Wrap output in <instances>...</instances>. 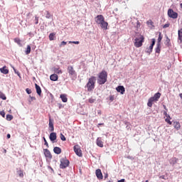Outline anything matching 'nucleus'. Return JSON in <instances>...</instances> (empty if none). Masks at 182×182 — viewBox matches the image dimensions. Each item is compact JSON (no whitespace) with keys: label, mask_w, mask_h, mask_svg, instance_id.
Returning <instances> with one entry per match:
<instances>
[{"label":"nucleus","mask_w":182,"mask_h":182,"mask_svg":"<svg viewBox=\"0 0 182 182\" xmlns=\"http://www.w3.org/2000/svg\"><path fill=\"white\" fill-rule=\"evenodd\" d=\"M107 82V72L105 70H102V72H100L98 74V79H97V83L98 85H105Z\"/></svg>","instance_id":"obj_1"},{"label":"nucleus","mask_w":182,"mask_h":182,"mask_svg":"<svg viewBox=\"0 0 182 182\" xmlns=\"http://www.w3.org/2000/svg\"><path fill=\"white\" fill-rule=\"evenodd\" d=\"M95 84H96V77L92 76L90 78H89L88 82L85 85V87H87V92H93Z\"/></svg>","instance_id":"obj_2"},{"label":"nucleus","mask_w":182,"mask_h":182,"mask_svg":"<svg viewBox=\"0 0 182 182\" xmlns=\"http://www.w3.org/2000/svg\"><path fill=\"white\" fill-rule=\"evenodd\" d=\"M67 72L68 73L70 77H72V79H76L77 73H76V70H75V69L73 68V66L68 65L67 68Z\"/></svg>","instance_id":"obj_3"},{"label":"nucleus","mask_w":182,"mask_h":182,"mask_svg":"<svg viewBox=\"0 0 182 182\" xmlns=\"http://www.w3.org/2000/svg\"><path fill=\"white\" fill-rule=\"evenodd\" d=\"M69 164H70V161L66 157L62 158L60 159V168L65 169L66 167H69Z\"/></svg>","instance_id":"obj_4"},{"label":"nucleus","mask_w":182,"mask_h":182,"mask_svg":"<svg viewBox=\"0 0 182 182\" xmlns=\"http://www.w3.org/2000/svg\"><path fill=\"white\" fill-rule=\"evenodd\" d=\"M134 41V45L136 48H141V46H143V42H144V37L143 36H140L139 38H135Z\"/></svg>","instance_id":"obj_5"},{"label":"nucleus","mask_w":182,"mask_h":182,"mask_svg":"<svg viewBox=\"0 0 182 182\" xmlns=\"http://www.w3.org/2000/svg\"><path fill=\"white\" fill-rule=\"evenodd\" d=\"M168 16L172 19H177V18H178V14L174 11L173 9H169L168 10Z\"/></svg>","instance_id":"obj_6"},{"label":"nucleus","mask_w":182,"mask_h":182,"mask_svg":"<svg viewBox=\"0 0 182 182\" xmlns=\"http://www.w3.org/2000/svg\"><path fill=\"white\" fill-rule=\"evenodd\" d=\"M73 150L75 154L78 156V157H82V156H83V154H82V149H80L79 145H75L73 147Z\"/></svg>","instance_id":"obj_7"},{"label":"nucleus","mask_w":182,"mask_h":182,"mask_svg":"<svg viewBox=\"0 0 182 182\" xmlns=\"http://www.w3.org/2000/svg\"><path fill=\"white\" fill-rule=\"evenodd\" d=\"M95 21L96 23H97V25H100L102 23V22H103L105 21V16H103V15H102V14L97 15L95 18Z\"/></svg>","instance_id":"obj_8"},{"label":"nucleus","mask_w":182,"mask_h":182,"mask_svg":"<svg viewBox=\"0 0 182 182\" xmlns=\"http://www.w3.org/2000/svg\"><path fill=\"white\" fill-rule=\"evenodd\" d=\"M53 119H52V118H50V117H49L48 119V129L50 130V132H55V127L53 125Z\"/></svg>","instance_id":"obj_9"},{"label":"nucleus","mask_w":182,"mask_h":182,"mask_svg":"<svg viewBox=\"0 0 182 182\" xmlns=\"http://www.w3.org/2000/svg\"><path fill=\"white\" fill-rule=\"evenodd\" d=\"M49 139L52 143H55L56 141V139H58V136L56 135V132H51L49 136Z\"/></svg>","instance_id":"obj_10"},{"label":"nucleus","mask_w":182,"mask_h":182,"mask_svg":"<svg viewBox=\"0 0 182 182\" xmlns=\"http://www.w3.org/2000/svg\"><path fill=\"white\" fill-rule=\"evenodd\" d=\"M117 92L118 93H120L121 95H124V92H126V89L124 88V86L123 85H119L116 87Z\"/></svg>","instance_id":"obj_11"},{"label":"nucleus","mask_w":182,"mask_h":182,"mask_svg":"<svg viewBox=\"0 0 182 182\" xmlns=\"http://www.w3.org/2000/svg\"><path fill=\"white\" fill-rule=\"evenodd\" d=\"M95 174L97 176V178H98V180H103V173H102V170L100 169H97L95 171Z\"/></svg>","instance_id":"obj_12"},{"label":"nucleus","mask_w":182,"mask_h":182,"mask_svg":"<svg viewBox=\"0 0 182 182\" xmlns=\"http://www.w3.org/2000/svg\"><path fill=\"white\" fill-rule=\"evenodd\" d=\"M43 151L46 159H49V160H52V154H50V151H49V149H43Z\"/></svg>","instance_id":"obj_13"},{"label":"nucleus","mask_w":182,"mask_h":182,"mask_svg":"<svg viewBox=\"0 0 182 182\" xmlns=\"http://www.w3.org/2000/svg\"><path fill=\"white\" fill-rule=\"evenodd\" d=\"M99 25L102 29H104V31H107V26H109V23H107V21L104 20V21Z\"/></svg>","instance_id":"obj_14"},{"label":"nucleus","mask_w":182,"mask_h":182,"mask_svg":"<svg viewBox=\"0 0 182 182\" xmlns=\"http://www.w3.org/2000/svg\"><path fill=\"white\" fill-rule=\"evenodd\" d=\"M172 124L174 129H176V130H180V129H181V125L180 124L179 122L175 121L173 122Z\"/></svg>","instance_id":"obj_15"},{"label":"nucleus","mask_w":182,"mask_h":182,"mask_svg":"<svg viewBox=\"0 0 182 182\" xmlns=\"http://www.w3.org/2000/svg\"><path fill=\"white\" fill-rule=\"evenodd\" d=\"M35 87L37 95H38V96H41L42 95V89L41 88V86L36 83Z\"/></svg>","instance_id":"obj_16"},{"label":"nucleus","mask_w":182,"mask_h":182,"mask_svg":"<svg viewBox=\"0 0 182 182\" xmlns=\"http://www.w3.org/2000/svg\"><path fill=\"white\" fill-rule=\"evenodd\" d=\"M177 161H178V159L176 157H172L171 159H169V164L171 166H174L175 164H177Z\"/></svg>","instance_id":"obj_17"},{"label":"nucleus","mask_w":182,"mask_h":182,"mask_svg":"<svg viewBox=\"0 0 182 182\" xmlns=\"http://www.w3.org/2000/svg\"><path fill=\"white\" fill-rule=\"evenodd\" d=\"M59 79V76L57 75V74H52L50 76V80H52V82H58V80Z\"/></svg>","instance_id":"obj_18"},{"label":"nucleus","mask_w":182,"mask_h":182,"mask_svg":"<svg viewBox=\"0 0 182 182\" xmlns=\"http://www.w3.org/2000/svg\"><path fill=\"white\" fill-rule=\"evenodd\" d=\"M0 72L3 73V75H8V73H9V70L4 65L3 68H0Z\"/></svg>","instance_id":"obj_19"},{"label":"nucleus","mask_w":182,"mask_h":182,"mask_svg":"<svg viewBox=\"0 0 182 182\" xmlns=\"http://www.w3.org/2000/svg\"><path fill=\"white\" fill-rule=\"evenodd\" d=\"M161 96V94L160 92H156L154 94L153 97H151L154 102H157V100H159Z\"/></svg>","instance_id":"obj_20"},{"label":"nucleus","mask_w":182,"mask_h":182,"mask_svg":"<svg viewBox=\"0 0 182 182\" xmlns=\"http://www.w3.org/2000/svg\"><path fill=\"white\" fill-rule=\"evenodd\" d=\"M53 151L55 154H60V153H62V149L59 146H55L53 148Z\"/></svg>","instance_id":"obj_21"},{"label":"nucleus","mask_w":182,"mask_h":182,"mask_svg":"<svg viewBox=\"0 0 182 182\" xmlns=\"http://www.w3.org/2000/svg\"><path fill=\"white\" fill-rule=\"evenodd\" d=\"M60 98L61 99L62 102L63 103H67L68 102V97H66V95L65 94H61L60 95Z\"/></svg>","instance_id":"obj_22"},{"label":"nucleus","mask_w":182,"mask_h":182,"mask_svg":"<svg viewBox=\"0 0 182 182\" xmlns=\"http://www.w3.org/2000/svg\"><path fill=\"white\" fill-rule=\"evenodd\" d=\"M156 53H160L161 52V43H156V48H155Z\"/></svg>","instance_id":"obj_23"},{"label":"nucleus","mask_w":182,"mask_h":182,"mask_svg":"<svg viewBox=\"0 0 182 182\" xmlns=\"http://www.w3.org/2000/svg\"><path fill=\"white\" fill-rule=\"evenodd\" d=\"M97 146H98V147H103V141H102V138L99 137L97 139Z\"/></svg>","instance_id":"obj_24"},{"label":"nucleus","mask_w":182,"mask_h":182,"mask_svg":"<svg viewBox=\"0 0 182 182\" xmlns=\"http://www.w3.org/2000/svg\"><path fill=\"white\" fill-rule=\"evenodd\" d=\"M182 28L178 31V39L180 41V43H182Z\"/></svg>","instance_id":"obj_25"},{"label":"nucleus","mask_w":182,"mask_h":182,"mask_svg":"<svg viewBox=\"0 0 182 182\" xmlns=\"http://www.w3.org/2000/svg\"><path fill=\"white\" fill-rule=\"evenodd\" d=\"M55 36H56V33H50L49 34V36H48L49 40L50 41H55Z\"/></svg>","instance_id":"obj_26"},{"label":"nucleus","mask_w":182,"mask_h":182,"mask_svg":"<svg viewBox=\"0 0 182 182\" xmlns=\"http://www.w3.org/2000/svg\"><path fill=\"white\" fill-rule=\"evenodd\" d=\"M153 102H154V101L153 100V99L151 97H150L147 102L148 107H151L153 106Z\"/></svg>","instance_id":"obj_27"},{"label":"nucleus","mask_w":182,"mask_h":182,"mask_svg":"<svg viewBox=\"0 0 182 182\" xmlns=\"http://www.w3.org/2000/svg\"><path fill=\"white\" fill-rule=\"evenodd\" d=\"M153 48H154L153 46H150L149 48L146 50V53L150 55L151 52H153Z\"/></svg>","instance_id":"obj_28"},{"label":"nucleus","mask_w":182,"mask_h":182,"mask_svg":"<svg viewBox=\"0 0 182 182\" xmlns=\"http://www.w3.org/2000/svg\"><path fill=\"white\" fill-rule=\"evenodd\" d=\"M54 72L57 73V75H62V70H60L59 68H54Z\"/></svg>","instance_id":"obj_29"},{"label":"nucleus","mask_w":182,"mask_h":182,"mask_svg":"<svg viewBox=\"0 0 182 182\" xmlns=\"http://www.w3.org/2000/svg\"><path fill=\"white\" fill-rule=\"evenodd\" d=\"M14 42L18 45V46H22V43H21V39L18 38H14Z\"/></svg>","instance_id":"obj_30"},{"label":"nucleus","mask_w":182,"mask_h":182,"mask_svg":"<svg viewBox=\"0 0 182 182\" xmlns=\"http://www.w3.org/2000/svg\"><path fill=\"white\" fill-rule=\"evenodd\" d=\"M26 55H29L31 53V46L28 45L25 51Z\"/></svg>","instance_id":"obj_31"},{"label":"nucleus","mask_w":182,"mask_h":182,"mask_svg":"<svg viewBox=\"0 0 182 182\" xmlns=\"http://www.w3.org/2000/svg\"><path fill=\"white\" fill-rule=\"evenodd\" d=\"M170 42H171L170 38H168V36H166V40L165 42L166 46H170V45H171Z\"/></svg>","instance_id":"obj_32"},{"label":"nucleus","mask_w":182,"mask_h":182,"mask_svg":"<svg viewBox=\"0 0 182 182\" xmlns=\"http://www.w3.org/2000/svg\"><path fill=\"white\" fill-rule=\"evenodd\" d=\"M162 39H163V36H161V33H159L157 43H161Z\"/></svg>","instance_id":"obj_33"},{"label":"nucleus","mask_w":182,"mask_h":182,"mask_svg":"<svg viewBox=\"0 0 182 182\" xmlns=\"http://www.w3.org/2000/svg\"><path fill=\"white\" fill-rule=\"evenodd\" d=\"M11 68L14 70V73L21 77V73H19V71L16 70L15 67L12 66Z\"/></svg>","instance_id":"obj_34"},{"label":"nucleus","mask_w":182,"mask_h":182,"mask_svg":"<svg viewBox=\"0 0 182 182\" xmlns=\"http://www.w3.org/2000/svg\"><path fill=\"white\" fill-rule=\"evenodd\" d=\"M12 119H14V116H12V114H8L6 115V120H8V122H11V120H12Z\"/></svg>","instance_id":"obj_35"},{"label":"nucleus","mask_w":182,"mask_h":182,"mask_svg":"<svg viewBox=\"0 0 182 182\" xmlns=\"http://www.w3.org/2000/svg\"><path fill=\"white\" fill-rule=\"evenodd\" d=\"M0 99H2V100H6V96L4 92H0Z\"/></svg>","instance_id":"obj_36"},{"label":"nucleus","mask_w":182,"mask_h":182,"mask_svg":"<svg viewBox=\"0 0 182 182\" xmlns=\"http://www.w3.org/2000/svg\"><path fill=\"white\" fill-rule=\"evenodd\" d=\"M46 18L47 19H50L52 18V14L49 11H46Z\"/></svg>","instance_id":"obj_37"},{"label":"nucleus","mask_w":182,"mask_h":182,"mask_svg":"<svg viewBox=\"0 0 182 182\" xmlns=\"http://www.w3.org/2000/svg\"><path fill=\"white\" fill-rule=\"evenodd\" d=\"M60 140H62V141H66V137H65V135H63V134H60Z\"/></svg>","instance_id":"obj_38"},{"label":"nucleus","mask_w":182,"mask_h":182,"mask_svg":"<svg viewBox=\"0 0 182 182\" xmlns=\"http://www.w3.org/2000/svg\"><path fill=\"white\" fill-rule=\"evenodd\" d=\"M170 120H171V119H170V118H166V119H165V122H166V123H168V124L171 125V124H173V122H171V121H170Z\"/></svg>","instance_id":"obj_39"},{"label":"nucleus","mask_w":182,"mask_h":182,"mask_svg":"<svg viewBox=\"0 0 182 182\" xmlns=\"http://www.w3.org/2000/svg\"><path fill=\"white\" fill-rule=\"evenodd\" d=\"M88 102H89V103H91V104L95 103L96 102V100H95V98L91 97V98H89Z\"/></svg>","instance_id":"obj_40"},{"label":"nucleus","mask_w":182,"mask_h":182,"mask_svg":"<svg viewBox=\"0 0 182 182\" xmlns=\"http://www.w3.org/2000/svg\"><path fill=\"white\" fill-rule=\"evenodd\" d=\"M43 139L44 140V145L46 146V147L49 148V144H48V141H46V138L43 136Z\"/></svg>","instance_id":"obj_41"},{"label":"nucleus","mask_w":182,"mask_h":182,"mask_svg":"<svg viewBox=\"0 0 182 182\" xmlns=\"http://www.w3.org/2000/svg\"><path fill=\"white\" fill-rule=\"evenodd\" d=\"M33 100H36V97H31V96L30 95V100H28L29 103H32V102H33Z\"/></svg>","instance_id":"obj_42"},{"label":"nucleus","mask_w":182,"mask_h":182,"mask_svg":"<svg viewBox=\"0 0 182 182\" xmlns=\"http://www.w3.org/2000/svg\"><path fill=\"white\" fill-rule=\"evenodd\" d=\"M154 23L151 20H149L148 21H146V24L150 25L151 26H153Z\"/></svg>","instance_id":"obj_43"},{"label":"nucleus","mask_w":182,"mask_h":182,"mask_svg":"<svg viewBox=\"0 0 182 182\" xmlns=\"http://www.w3.org/2000/svg\"><path fill=\"white\" fill-rule=\"evenodd\" d=\"M156 45V39L155 38H152L151 39V46H154Z\"/></svg>","instance_id":"obj_44"},{"label":"nucleus","mask_w":182,"mask_h":182,"mask_svg":"<svg viewBox=\"0 0 182 182\" xmlns=\"http://www.w3.org/2000/svg\"><path fill=\"white\" fill-rule=\"evenodd\" d=\"M26 92L27 95H31V93H32V90L29 88H26Z\"/></svg>","instance_id":"obj_45"},{"label":"nucleus","mask_w":182,"mask_h":182,"mask_svg":"<svg viewBox=\"0 0 182 182\" xmlns=\"http://www.w3.org/2000/svg\"><path fill=\"white\" fill-rule=\"evenodd\" d=\"M38 23H39V17L36 16L35 17V24L38 25Z\"/></svg>","instance_id":"obj_46"},{"label":"nucleus","mask_w":182,"mask_h":182,"mask_svg":"<svg viewBox=\"0 0 182 182\" xmlns=\"http://www.w3.org/2000/svg\"><path fill=\"white\" fill-rule=\"evenodd\" d=\"M69 43H74L75 45H79V41H69Z\"/></svg>","instance_id":"obj_47"},{"label":"nucleus","mask_w":182,"mask_h":182,"mask_svg":"<svg viewBox=\"0 0 182 182\" xmlns=\"http://www.w3.org/2000/svg\"><path fill=\"white\" fill-rule=\"evenodd\" d=\"M18 176L19 177H23V171H19Z\"/></svg>","instance_id":"obj_48"},{"label":"nucleus","mask_w":182,"mask_h":182,"mask_svg":"<svg viewBox=\"0 0 182 182\" xmlns=\"http://www.w3.org/2000/svg\"><path fill=\"white\" fill-rule=\"evenodd\" d=\"M109 100H110V102H113V100H114V95H110Z\"/></svg>","instance_id":"obj_49"},{"label":"nucleus","mask_w":182,"mask_h":182,"mask_svg":"<svg viewBox=\"0 0 182 182\" xmlns=\"http://www.w3.org/2000/svg\"><path fill=\"white\" fill-rule=\"evenodd\" d=\"M170 26V23H166L165 25L163 26L164 29H166V28H168Z\"/></svg>","instance_id":"obj_50"},{"label":"nucleus","mask_w":182,"mask_h":182,"mask_svg":"<svg viewBox=\"0 0 182 182\" xmlns=\"http://www.w3.org/2000/svg\"><path fill=\"white\" fill-rule=\"evenodd\" d=\"M67 42L66 41H62L60 46H65V45H67Z\"/></svg>","instance_id":"obj_51"},{"label":"nucleus","mask_w":182,"mask_h":182,"mask_svg":"<svg viewBox=\"0 0 182 182\" xmlns=\"http://www.w3.org/2000/svg\"><path fill=\"white\" fill-rule=\"evenodd\" d=\"M0 114L2 117H5V112L4 111H0Z\"/></svg>","instance_id":"obj_52"},{"label":"nucleus","mask_w":182,"mask_h":182,"mask_svg":"<svg viewBox=\"0 0 182 182\" xmlns=\"http://www.w3.org/2000/svg\"><path fill=\"white\" fill-rule=\"evenodd\" d=\"M159 178H162V180H167V178H166V176L165 175L160 176Z\"/></svg>","instance_id":"obj_53"},{"label":"nucleus","mask_w":182,"mask_h":182,"mask_svg":"<svg viewBox=\"0 0 182 182\" xmlns=\"http://www.w3.org/2000/svg\"><path fill=\"white\" fill-rule=\"evenodd\" d=\"M28 35L30 36V38H33V36H35L32 32L28 33Z\"/></svg>","instance_id":"obj_54"},{"label":"nucleus","mask_w":182,"mask_h":182,"mask_svg":"<svg viewBox=\"0 0 182 182\" xmlns=\"http://www.w3.org/2000/svg\"><path fill=\"white\" fill-rule=\"evenodd\" d=\"M58 108H59V109H62V108L64 107L63 105H62V104H60V103H58Z\"/></svg>","instance_id":"obj_55"},{"label":"nucleus","mask_w":182,"mask_h":182,"mask_svg":"<svg viewBox=\"0 0 182 182\" xmlns=\"http://www.w3.org/2000/svg\"><path fill=\"white\" fill-rule=\"evenodd\" d=\"M163 107L165 111L168 112V109H167V107L166 105H163Z\"/></svg>","instance_id":"obj_56"},{"label":"nucleus","mask_w":182,"mask_h":182,"mask_svg":"<svg viewBox=\"0 0 182 182\" xmlns=\"http://www.w3.org/2000/svg\"><path fill=\"white\" fill-rule=\"evenodd\" d=\"M136 28L137 29H139V28H140V22L137 21L136 23Z\"/></svg>","instance_id":"obj_57"},{"label":"nucleus","mask_w":182,"mask_h":182,"mask_svg":"<svg viewBox=\"0 0 182 182\" xmlns=\"http://www.w3.org/2000/svg\"><path fill=\"white\" fill-rule=\"evenodd\" d=\"M117 182H126V180L124 178H122V179L117 181Z\"/></svg>","instance_id":"obj_58"},{"label":"nucleus","mask_w":182,"mask_h":182,"mask_svg":"<svg viewBox=\"0 0 182 182\" xmlns=\"http://www.w3.org/2000/svg\"><path fill=\"white\" fill-rule=\"evenodd\" d=\"M168 111H164V116H167L168 114H167Z\"/></svg>","instance_id":"obj_59"},{"label":"nucleus","mask_w":182,"mask_h":182,"mask_svg":"<svg viewBox=\"0 0 182 182\" xmlns=\"http://www.w3.org/2000/svg\"><path fill=\"white\" fill-rule=\"evenodd\" d=\"M105 178H107L109 177V174L107 173H105Z\"/></svg>","instance_id":"obj_60"},{"label":"nucleus","mask_w":182,"mask_h":182,"mask_svg":"<svg viewBox=\"0 0 182 182\" xmlns=\"http://www.w3.org/2000/svg\"><path fill=\"white\" fill-rule=\"evenodd\" d=\"M48 168L49 170H51V171H53V168L50 166H48Z\"/></svg>","instance_id":"obj_61"},{"label":"nucleus","mask_w":182,"mask_h":182,"mask_svg":"<svg viewBox=\"0 0 182 182\" xmlns=\"http://www.w3.org/2000/svg\"><path fill=\"white\" fill-rule=\"evenodd\" d=\"M127 159H129V160H133V156H128Z\"/></svg>","instance_id":"obj_62"},{"label":"nucleus","mask_w":182,"mask_h":182,"mask_svg":"<svg viewBox=\"0 0 182 182\" xmlns=\"http://www.w3.org/2000/svg\"><path fill=\"white\" fill-rule=\"evenodd\" d=\"M166 119H171V117H170V114H167V116H166Z\"/></svg>","instance_id":"obj_63"},{"label":"nucleus","mask_w":182,"mask_h":182,"mask_svg":"<svg viewBox=\"0 0 182 182\" xmlns=\"http://www.w3.org/2000/svg\"><path fill=\"white\" fill-rule=\"evenodd\" d=\"M7 139H11V134H7Z\"/></svg>","instance_id":"obj_64"}]
</instances>
